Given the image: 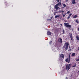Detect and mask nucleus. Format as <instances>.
<instances>
[{"label": "nucleus", "mask_w": 79, "mask_h": 79, "mask_svg": "<svg viewBox=\"0 0 79 79\" xmlns=\"http://www.w3.org/2000/svg\"><path fill=\"white\" fill-rule=\"evenodd\" d=\"M55 8L56 10H58V5L56 4L55 6Z\"/></svg>", "instance_id": "obj_9"}, {"label": "nucleus", "mask_w": 79, "mask_h": 79, "mask_svg": "<svg viewBox=\"0 0 79 79\" xmlns=\"http://www.w3.org/2000/svg\"><path fill=\"white\" fill-rule=\"evenodd\" d=\"M70 55H69V60H70Z\"/></svg>", "instance_id": "obj_22"}, {"label": "nucleus", "mask_w": 79, "mask_h": 79, "mask_svg": "<svg viewBox=\"0 0 79 79\" xmlns=\"http://www.w3.org/2000/svg\"><path fill=\"white\" fill-rule=\"evenodd\" d=\"M74 65L72 67V68H75L76 66V63H75L74 64Z\"/></svg>", "instance_id": "obj_13"}, {"label": "nucleus", "mask_w": 79, "mask_h": 79, "mask_svg": "<svg viewBox=\"0 0 79 79\" xmlns=\"http://www.w3.org/2000/svg\"><path fill=\"white\" fill-rule=\"evenodd\" d=\"M60 58H64V55L63 54H60Z\"/></svg>", "instance_id": "obj_6"}, {"label": "nucleus", "mask_w": 79, "mask_h": 79, "mask_svg": "<svg viewBox=\"0 0 79 79\" xmlns=\"http://www.w3.org/2000/svg\"><path fill=\"white\" fill-rule=\"evenodd\" d=\"M63 5L64 7H66V5L65 4H63Z\"/></svg>", "instance_id": "obj_21"}, {"label": "nucleus", "mask_w": 79, "mask_h": 79, "mask_svg": "<svg viewBox=\"0 0 79 79\" xmlns=\"http://www.w3.org/2000/svg\"><path fill=\"white\" fill-rule=\"evenodd\" d=\"M65 14L63 15V17H64L65 16Z\"/></svg>", "instance_id": "obj_25"}, {"label": "nucleus", "mask_w": 79, "mask_h": 79, "mask_svg": "<svg viewBox=\"0 0 79 79\" xmlns=\"http://www.w3.org/2000/svg\"><path fill=\"white\" fill-rule=\"evenodd\" d=\"M78 50H79V47L78 48Z\"/></svg>", "instance_id": "obj_32"}, {"label": "nucleus", "mask_w": 79, "mask_h": 79, "mask_svg": "<svg viewBox=\"0 0 79 79\" xmlns=\"http://www.w3.org/2000/svg\"><path fill=\"white\" fill-rule=\"evenodd\" d=\"M70 37L71 38V40H73V35H72V34L70 35Z\"/></svg>", "instance_id": "obj_15"}, {"label": "nucleus", "mask_w": 79, "mask_h": 79, "mask_svg": "<svg viewBox=\"0 0 79 79\" xmlns=\"http://www.w3.org/2000/svg\"><path fill=\"white\" fill-rule=\"evenodd\" d=\"M57 5L58 6H61V2H59Z\"/></svg>", "instance_id": "obj_12"}, {"label": "nucleus", "mask_w": 79, "mask_h": 79, "mask_svg": "<svg viewBox=\"0 0 79 79\" xmlns=\"http://www.w3.org/2000/svg\"><path fill=\"white\" fill-rule=\"evenodd\" d=\"M53 50L54 52H55V51H54V50Z\"/></svg>", "instance_id": "obj_31"}, {"label": "nucleus", "mask_w": 79, "mask_h": 79, "mask_svg": "<svg viewBox=\"0 0 79 79\" xmlns=\"http://www.w3.org/2000/svg\"><path fill=\"white\" fill-rule=\"evenodd\" d=\"M69 62H68L69 63Z\"/></svg>", "instance_id": "obj_36"}, {"label": "nucleus", "mask_w": 79, "mask_h": 79, "mask_svg": "<svg viewBox=\"0 0 79 79\" xmlns=\"http://www.w3.org/2000/svg\"><path fill=\"white\" fill-rule=\"evenodd\" d=\"M52 34V32L50 31H48L47 32V35H50Z\"/></svg>", "instance_id": "obj_5"}, {"label": "nucleus", "mask_w": 79, "mask_h": 79, "mask_svg": "<svg viewBox=\"0 0 79 79\" xmlns=\"http://www.w3.org/2000/svg\"><path fill=\"white\" fill-rule=\"evenodd\" d=\"M51 43H52V41H51V42H49V44L50 45H51Z\"/></svg>", "instance_id": "obj_24"}, {"label": "nucleus", "mask_w": 79, "mask_h": 79, "mask_svg": "<svg viewBox=\"0 0 79 79\" xmlns=\"http://www.w3.org/2000/svg\"><path fill=\"white\" fill-rule=\"evenodd\" d=\"M59 12L60 13H61L63 14V13L64 12V11L63 10H60Z\"/></svg>", "instance_id": "obj_10"}, {"label": "nucleus", "mask_w": 79, "mask_h": 79, "mask_svg": "<svg viewBox=\"0 0 79 79\" xmlns=\"http://www.w3.org/2000/svg\"><path fill=\"white\" fill-rule=\"evenodd\" d=\"M70 68H71V64H69V65L67 64L66 65V68L67 70H68H68H69V69H70Z\"/></svg>", "instance_id": "obj_4"}, {"label": "nucleus", "mask_w": 79, "mask_h": 79, "mask_svg": "<svg viewBox=\"0 0 79 79\" xmlns=\"http://www.w3.org/2000/svg\"><path fill=\"white\" fill-rule=\"evenodd\" d=\"M58 41L59 42L61 43L62 42V39H61V38L59 39Z\"/></svg>", "instance_id": "obj_8"}, {"label": "nucleus", "mask_w": 79, "mask_h": 79, "mask_svg": "<svg viewBox=\"0 0 79 79\" xmlns=\"http://www.w3.org/2000/svg\"><path fill=\"white\" fill-rule=\"evenodd\" d=\"M76 55V53H72V56H75Z\"/></svg>", "instance_id": "obj_16"}, {"label": "nucleus", "mask_w": 79, "mask_h": 79, "mask_svg": "<svg viewBox=\"0 0 79 79\" xmlns=\"http://www.w3.org/2000/svg\"><path fill=\"white\" fill-rule=\"evenodd\" d=\"M73 18H77V15H76L74 16L73 17Z\"/></svg>", "instance_id": "obj_19"}, {"label": "nucleus", "mask_w": 79, "mask_h": 79, "mask_svg": "<svg viewBox=\"0 0 79 79\" xmlns=\"http://www.w3.org/2000/svg\"><path fill=\"white\" fill-rule=\"evenodd\" d=\"M65 26H66V27H69V28H71V25L69 24V23H64Z\"/></svg>", "instance_id": "obj_3"}, {"label": "nucleus", "mask_w": 79, "mask_h": 79, "mask_svg": "<svg viewBox=\"0 0 79 79\" xmlns=\"http://www.w3.org/2000/svg\"><path fill=\"white\" fill-rule=\"evenodd\" d=\"M76 38L77 40H79V36H78V35H77L76 36Z\"/></svg>", "instance_id": "obj_14"}, {"label": "nucleus", "mask_w": 79, "mask_h": 79, "mask_svg": "<svg viewBox=\"0 0 79 79\" xmlns=\"http://www.w3.org/2000/svg\"><path fill=\"white\" fill-rule=\"evenodd\" d=\"M66 79H68V78L67 77H66L65 78Z\"/></svg>", "instance_id": "obj_29"}, {"label": "nucleus", "mask_w": 79, "mask_h": 79, "mask_svg": "<svg viewBox=\"0 0 79 79\" xmlns=\"http://www.w3.org/2000/svg\"><path fill=\"white\" fill-rule=\"evenodd\" d=\"M67 2H68V0H66Z\"/></svg>", "instance_id": "obj_33"}, {"label": "nucleus", "mask_w": 79, "mask_h": 79, "mask_svg": "<svg viewBox=\"0 0 79 79\" xmlns=\"http://www.w3.org/2000/svg\"><path fill=\"white\" fill-rule=\"evenodd\" d=\"M76 22L77 23H79V21L78 20H76Z\"/></svg>", "instance_id": "obj_20"}, {"label": "nucleus", "mask_w": 79, "mask_h": 79, "mask_svg": "<svg viewBox=\"0 0 79 79\" xmlns=\"http://www.w3.org/2000/svg\"><path fill=\"white\" fill-rule=\"evenodd\" d=\"M69 45V43L68 42H66L64 46H63V48H65V49L66 50H68V46Z\"/></svg>", "instance_id": "obj_1"}, {"label": "nucleus", "mask_w": 79, "mask_h": 79, "mask_svg": "<svg viewBox=\"0 0 79 79\" xmlns=\"http://www.w3.org/2000/svg\"><path fill=\"white\" fill-rule=\"evenodd\" d=\"M78 31H79V27L78 28Z\"/></svg>", "instance_id": "obj_28"}, {"label": "nucleus", "mask_w": 79, "mask_h": 79, "mask_svg": "<svg viewBox=\"0 0 79 79\" xmlns=\"http://www.w3.org/2000/svg\"><path fill=\"white\" fill-rule=\"evenodd\" d=\"M72 4L74 5V4H76V2H75V0H72Z\"/></svg>", "instance_id": "obj_7"}, {"label": "nucleus", "mask_w": 79, "mask_h": 79, "mask_svg": "<svg viewBox=\"0 0 79 79\" xmlns=\"http://www.w3.org/2000/svg\"><path fill=\"white\" fill-rule=\"evenodd\" d=\"M69 61V59L68 58H67L65 60V61L66 62H68V61Z\"/></svg>", "instance_id": "obj_17"}, {"label": "nucleus", "mask_w": 79, "mask_h": 79, "mask_svg": "<svg viewBox=\"0 0 79 79\" xmlns=\"http://www.w3.org/2000/svg\"><path fill=\"white\" fill-rule=\"evenodd\" d=\"M61 25L62 26V24H61Z\"/></svg>", "instance_id": "obj_35"}, {"label": "nucleus", "mask_w": 79, "mask_h": 79, "mask_svg": "<svg viewBox=\"0 0 79 79\" xmlns=\"http://www.w3.org/2000/svg\"><path fill=\"white\" fill-rule=\"evenodd\" d=\"M55 15V13H54V15Z\"/></svg>", "instance_id": "obj_34"}, {"label": "nucleus", "mask_w": 79, "mask_h": 79, "mask_svg": "<svg viewBox=\"0 0 79 79\" xmlns=\"http://www.w3.org/2000/svg\"><path fill=\"white\" fill-rule=\"evenodd\" d=\"M60 15H56L55 17V18H59Z\"/></svg>", "instance_id": "obj_18"}, {"label": "nucleus", "mask_w": 79, "mask_h": 79, "mask_svg": "<svg viewBox=\"0 0 79 79\" xmlns=\"http://www.w3.org/2000/svg\"><path fill=\"white\" fill-rule=\"evenodd\" d=\"M57 2H60V0H57Z\"/></svg>", "instance_id": "obj_27"}, {"label": "nucleus", "mask_w": 79, "mask_h": 79, "mask_svg": "<svg viewBox=\"0 0 79 79\" xmlns=\"http://www.w3.org/2000/svg\"><path fill=\"white\" fill-rule=\"evenodd\" d=\"M69 13H70V11H68L67 12V14H69Z\"/></svg>", "instance_id": "obj_23"}, {"label": "nucleus", "mask_w": 79, "mask_h": 79, "mask_svg": "<svg viewBox=\"0 0 79 79\" xmlns=\"http://www.w3.org/2000/svg\"><path fill=\"white\" fill-rule=\"evenodd\" d=\"M67 14H66V13H65L64 15H67Z\"/></svg>", "instance_id": "obj_30"}, {"label": "nucleus", "mask_w": 79, "mask_h": 79, "mask_svg": "<svg viewBox=\"0 0 79 79\" xmlns=\"http://www.w3.org/2000/svg\"><path fill=\"white\" fill-rule=\"evenodd\" d=\"M69 45V43L68 42H66L64 46H63V48H65V49L66 50H68V46Z\"/></svg>", "instance_id": "obj_2"}, {"label": "nucleus", "mask_w": 79, "mask_h": 79, "mask_svg": "<svg viewBox=\"0 0 79 79\" xmlns=\"http://www.w3.org/2000/svg\"><path fill=\"white\" fill-rule=\"evenodd\" d=\"M63 33L64 34V30H63Z\"/></svg>", "instance_id": "obj_26"}, {"label": "nucleus", "mask_w": 79, "mask_h": 79, "mask_svg": "<svg viewBox=\"0 0 79 79\" xmlns=\"http://www.w3.org/2000/svg\"><path fill=\"white\" fill-rule=\"evenodd\" d=\"M72 15V14H69V16L67 18V19H69V18H70Z\"/></svg>", "instance_id": "obj_11"}]
</instances>
